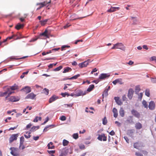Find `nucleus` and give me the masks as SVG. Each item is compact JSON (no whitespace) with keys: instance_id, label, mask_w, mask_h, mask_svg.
<instances>
[{"instance_id":"f257e3e1","label":"nucleus","mask_w":156,"mask_h":156,"mask_svg":"<svg viewBox=\"0 0 156 156\" xmlns=\"http://www.w3.org/2000/svg\"><path fill=\"white\" fill-rule=\"evenodd\" d=\"M112 49H119L123 51L125 50V47L122 43H118L114 44L112 48Z\"/></svg>"},{"instance_id":"f03ea898","label":"nucleus","mask_w":156,"mask_h":156,"mask_svg":"<svg viewBox=\"0 0 156 156\" xmlns=\"http://www.w3.org/2000/svg\"><path fill=\"white\" fill-rule=\"evenodd\" d=\"M5 91L4 92H1L0 94V97H4L6 95H7V96L5 98V100L7 101L8 98L9 97L10 95L12 94V92H9V89H4Z\"/></svg>"},{"instance_id":"7ed1b4c3","label":"nucleus","mask_w":156,"mask_h":156,"mask_svg":"<svg viewBox=\"0 0 156 156\" xmlns=\"http://www.w3.org/2000/svg\"><path fill=\"white\" fill-rule=\"evenodd\" d=\"M11 150V154L15 156H19V153L18 149L14 147H11L10 148Z\"/></svg>"},{"instance_id":"20e7f679","label":"nucleus","mask_w":156,"mask_h":156,"mask_svg":"<svg viewBox=\"0 0 156 156\" xmlns=\"http://www.w3.org/2000/svg\"><path fill=\"white\" fill-rule=\"evenodd\" d=\"M9 89V92H12V94L14 93V92L12 91L18 89V86L16 84L14 85L13 86H5L3 87V89Z\"/></svg>"},{"instance_id":"39448f33","label":"nucleus","mask_w":156,"mask_h":156,"mask_svg":"<svg viewBox=\"0 0 156 156\" xmlns=\"http://www.w3.org/2000/svg\"><path fill=\"white\" fill-rule=\"evenodd\" d=\"M20 99L18 97L12 96L10 97H9L8 98L6 101H8L16 102L19 101Z\"/></svg>"},{"instance_id":"423d86ee","label":"nucleus","mask_w":156,"mask_h":156,"mask_svg":"<svg viewBox=\"0 0 156 156\" xmlns=\"http://www.w3.org/2000/svg\"><path fill=\"white\" fill-rule=\"evenodd\" d=\"M18 136V134H12L9 138V143H11L14 140H16Z\"/></svg>"},{"instance_id":"0eeeda50","label":"nucleus","mask_w":156,"mask_h":156,"mask_svg":"<svg viewBox=\"0 0 156 156\" xmlns=\"http://www.w3.org/2000/svg\"><path fill=\"white\" fill-rule=\"evenodd\" d=\"M97 139L99 140L102 141V140L103 141H106L107 140V137L104 133L101 135H99Z\"/></svg>"},{"instance_id":"6e6552de","label":"nucleus","mask_w":156,"mask_h":156,"mask_svg":"<svg viewBox=\"0 0 156 156\" xmlns=\"http://www.w3.org/2000/svg\"><path fill=\"white\" fill-rule=\"evenodd\" d=\"M51 3V1H50L48 2H43L37 3V5H39V7H38L37 9V10H38L40 9L41 8H42L43 7H44V6L48 4L49 3Z\"/></svg>"},{"instance_id":"1a4fd4ad","label":"nucleus","mask_w":156,"mask_h":156,"mask_svg":"<svg viewBox=\"0 0 156 156\" xmlns=\"http://www.w3.org/2000/svg\"><path fill=\"white\" fill-rule=\"evenodd\" d=\"M90 62V60H88L83 62L79 63V66L81 68L86 67L88 64V63Z\"/></svg>"},{"instance_id":"9d476101","label":"nucleus","mask_w":156,"mask_h":156,"mask_svg":"<svg viewBox=\"0 0 156 156\" xmlns=\"http://www.w3.org/2000/svg\"><path fill=\"white\" fill-rule=\"evenodd\" d=\"M21 90L24 92L26 94H27L31 92V88L30 87L26 86L24 88L22 89Z\"/></svg>"},{"instance_id":"9b49d317","label":"nucleus","mask_w":156,"mask_h":156,"mask_svg":"<svg viewBox=\"0 0 156 156\" xmlns=\"http://www.w3.org/2000/svg\"><path fill=\"white\" fill-rule=\"evenodd\" d=\"M110 76L109 73H102L99 76V79L101 80L108 78Z\"/></svg>"},{"instance_id":"f8f14e48","label":"nucleus","mask_w":156,"mask_h":156,"mask_svg":"<svg viewBox=\"0 0 156 156\" xmlns=\"http://www.w3.org/2000/svg\"><path fill=\"white\" fill-rule=\"evenodd\" d=\"M134 91L132 88H130L129 89L128 93L127 96L128 98L131 100L133 96Z\"/></svg>"},{"instance_id":"ddd939ff","label":"nucleus","mask_w":156,"mask_h":156,"mask_svg":"<svg viewBox=\"0 0 156 156\" xmlns=\"http://www.w3.org/2000/svg\"><path fill=\"white\" fill-rule=\"evenodd\" d=\"M131 113L135 117L139 118L140 117V115L137 111L133 109L131 111Z\"/></svg>"},{"instance_id":"4468645a","label":"nucleus","mask_w":156,"mask_h":156,"mask_svg":"<svg viewBox=\"0 0 156 156\" xmlns=\"http://www.w3.org/2000/svg\"><path fill=\"white\" fill-rule=\"evenodd\" d=\"M120 8L119 7H113L111 6L110 9L107 10V12H115L117 10H119Z\"/></svg>"},{"instance_id":"2eb2a0df","label":"nucleus","mask_w":156,"mask_h":156,"mask_svg":"<svg viewBox=\"0 0 156 156\" xmlns=\"http://www.w3.org/2000/svg\"><path fill=\"white\" fill-rule=\"evenodd\" d=\"M155 104L154 101H151L149 102L148 107L150 110H154L155 108Z\"/></svg>"},{"instance_id":"dca6fc26","label":"nucleus","mask_w":156,"mask_h":156,"mask_svg":"<svg viewBox=\"0 0 156 156\" xmlns=\"http://www.w3.org/2000/svg\"><path fill=\"white\" fill-rule=\"evenodd\" d=\"M69 149L65 148L61 151L59 156H66L68 152Z\"/></svg>"},{"instance_id":"f3484780","label":"nucleus","mask_w":156,"mask_h":156,"mask_svg":"<svg viewBox=\"0 0 156 156\" xmlns=\"http://www.w3.org/2000/svg\"><path fill=\"white\" fill-rule=\"evenodd\" d=\"M36 95L34 94L33 93H31L29 94L26 97V99H33L36 97Z\"/></svg>"},{"instance_id":"a211bd4d","label":"nucleus","mask_w":156,"mask_h":156,"mask_svg":"<svg viewBox=\"0 0 156 156\" xmlns=\"http://www.w3.org/2000/svg\"><path fill=\"white\" fill-rule=\"evenodd\" d=\"M58 98V97L55 95H53L49 99V103H51Z\"/></svg>"},{"instance_id":"6ab92c4d","label":"nucleus","mask_w":156,"mask_h":156,"mask_svg":"<svg viewBox=\"0 0 156 156\" xmlns=\"http://www.w3.org/2000/svg\"><path fill=\"white\" fill-rule=\"evenodd\" d=\"M114 99L118 105H121L122 104V102L121 101V100L119 99V97H115L114 98Z\"/></svg>"},{"instance_id":"aec40b11","label":"nucleus","mask_w":156,"mask_h":156,"mask_svg":"<svg viewBox=\"0 0 156 156\" xmlns=\"http://www.w3.org/2000/svg\"><path fill=\"white\" fill-rule=\"evenodd\" d=\"M143 146L142 145H141V144L138 142H136L134 143L133 147L134 148L136 149H139V147H141Z\"/></svg>"},{"instance_id":"412c9836","label":"nucleus","mask_w":156,"mask_h":156,"mask_svg":"<svg viewBox=\"0 0 156 156\" xmlns=\"http://www.w3.org/2000/svg\"><path fill=\"white\" fill-rule=\"evenodd\" d=\"M135 127L137 129H140L142 128V125L139 122L136 123L135 125Z\"/></svg>"},{"instance_id":"4be33fe9","label":"nucleus","mask_w":156,"mask_h":156,"mask_svg":"<svg viewBox=\"0 0 156 156\" xmlns=\"http://www.w3.org/2000/svg\"><path fill=\"white\" fill-rule=\"evenodd\" d=\"M112 112L114 113V116L115 118H116L118 115V111L115 108H113Z\"/></svg>"},{"instance_id":"5701e85b","label":"nucleus","mask_w":156,"mask_h":156,"mask_svg":"<svg viewBox=\"0 0 156 156\" xmlns=\"http://www.w3.org/2000/svg\"><path fill=\"white\" fill-rule=\"evenodd\" d=\"M48 20V19H45L44 20L40 21L39 22L41 24V25L44 26L45 25L46 23Z\"/></svg>"},{"instance_id":"b1692460","label":"nucleus","mask_w":156,"mask_h":156,"mask_svg":"<svg viewBox=\"0 0 156 156\" xmlns=\"http://www.w3.org/2000/svg\"><path fill=\"white\" fill-rule=\"evenodd\" d=\"M39 126H33L30 129V131L31 132H33L36 130L38 129L39 128Z\"/></svg>"},{"instance_id":"393cba45","label":"nucleus","mask_w":156,"mask_h":156,"mask_svg":"<svg viewBox=\"0 0 156 156\" xmlns=\"http://www.w3.org/2000/svg\"><path fill=\"white\" fill-rule=\"evenodd\" d=\"M134 132V129H131L128 130L127 131V134L131 136L133 135Z\"/></svg>"},{"instance_id":"a878e982","label":"nucleus","mask_w":156,"mask_h":156,"mask_svg":"<svg viewBox=\"0 0 156 156\" xmlns=\"http://www.w3.org/2000/svg\"><path fill=\"white\" fill-rule=\"evenodd\" d=\"M53 144L52 142H50L48 144L47 146L48 149H54L55 148V146L53 145Z\"/></svg>"},{"instance_id":"bb28decb","label":"nucleus","mask_w":156,"mask_h":156,"mask_svg":"<svg viewBox=\"0 0 156 156\" xmlns=\"http://www.w3.org/2000/svg\"><path fill=\"white\" fill-rule=\"evenodd\" d=\"M71 70L72 69L70 68L69 67H67L64 68V70H63V73H65L67 72H69L71 71Z\"/></svg>"},{"instance_id":"cd10ccee","label":"nucleus","mask_w":156,"mask_h":156,"mask_svg":"<svg viewBox=\"0 0 156 156\" xmlns=\"http://www.w3.org/2000/svg\"><path fill=\"white\" fill-rule=\"evenodd\" d=\"M23 26L24 25L23 24L18 23L16 26L15 28L16 29L19 30L22 28L23 27Z\"/></svg>"},{"instance_id":"c85d7f7f","label":"nucleus","mask_w":156,"mask_h":156,"mask_svg":"<svg viewBox=\"0 0 156 156\" xmlns=\"http://www.w3.org/2000/svg\"><path fill=\"white\" fill-rule=\"evenodd\" d=\"M140 90V85H138L135 87V92L136 94H138Z\"/></svg>"},{"instance_id":"c756f323","label":"nucleus","mask_w":156,"mask_h":156,"mask_svg":"<svg viewBox=\"0 0 156 156\" xmlns=\"http://www.w3.org/2000/svg\"><path fill=\"white\" fill-rule=\"evenodd\" d=\"M119 114L122 117H123L124 116L125 113L124 111L122 108H121L119 111Z\"/></svg>"},{"instance_id":"7c9ffc66","label":"nucleus","mask_w":156,"mask_h":156,"mask_svg":"<svg viewBox=\"0 0 156 156\" xmlns=\"http://www.w3.org/2000/svg\"><path fill=\"white\" fill-rule=\"evenodd\" d=\"M121 80H122L121 79H117L113 81L112 82V83L114 85H115L118 83H119L120 84H122V83H121Z\"/></svg>"},{"instance_id":"2f4dec72","label":"nucleus","mask_w":156,"mask_h":156,"mask_svg":"<svg viewBox=\"0 0 156 156\" xmlns=\"http://www.w3.org/2000/svg\"><path fill=\"white\" fill-rule=\"evenodd\" d=\"M48 32V31L47 30H46L45 31L41 34H40V35L41 36H44L46 37H48V36L47 35V33Z\"/></svg>"},{"instance_id":"473e14b6","label":"nucleus","mask_w":156,"mask_h":156,"mask_svg":"<svg viewBox=\"0 0 156 156\" xmlns=\"http://www.w3.org/2000/svg\"><path fill=\"white\" fill-rule=\"evenodd\" d=\"M150 90L149 89H147L145 91V94L148 97H149L150 96Z\"/></svg>"},{"instance_id":"72a5a7b5","label":"nucleus","mask_w":156,"mask_h":156,"mask_svg":"<svg viewBox=\"0 0 156 156\" xmlns=\"http://www.w3.org/2000/svg\"><path fill=\"white\" fill-rule=\"evenodd\" d=\"M94 87V85L92 84L90 85L87 89V91L88 92H90L93 89Z\"/></svg>"},{"instance_id":"f704fd0d","label":"nucleus","mask_w":156,"mask_h":156,"mask_svg":"<svg viewBox=\"0 0 156 156\" xmlns=\"http://www.w3.org/2000/svg\"><path fill=\"white\" fill-rule=\"evenodd\" d=\"M69 141L66 140L64 139L63 141V145L64 146H67L69 143Z\"/></svg>"},{"instance_id":"c9c22d12","label":"nucleus","mask_w":156,"mask_h":156,"mask_svg":"<svg viewBox=\"0 0 156 156\" xmlns=\"http://www.w3.org/2000/svg\"><path fill=\"white\" fill-rule=\"evenodd\" d=\"M26 134H27L28 135H27L26 134H25L24 135V136L25 137L27 138V139H28V138H30V136H31L30 135V134L31 133L30 132H26Z\"/></svg>"},{"instance_id":"e433bc0d","label":"nucleus","mask_w":156,"mask_h":156,"mask_svg":"<svg viewBox=\"0 0 156 156\" xmlns=\"http://www.w3.org/2000/svg\"><path fill=\"white\" fill-rule=\"evenodd\" d=\"M24 138L23 136L21 137L20 139V147L21 146L22 144H23V142H24Z\"/></svg>"},{"instance_id":"4c0bfd02","label":"nucleus","mask_w":156,"mask_h":156,"mask_svg":"<svg viewBox=\"0 0 156 156\" xmlns=\"http://www.w3.org/2000/svg\"><path fill=\"white\" fill-rule=\"evenodd\" d=\"M80 76V75L79 74H77V75H75L73 77L69 78V80H71L73 79H76Z\"/></svg>"},{"instance_id":"58836bf2","label":"nucleus","mask_w":156,"mask_h":156,"mask_svg":"<svg viewBox=\"0 0 156 156\" xmlns=\"http://www.w3.org/2000/svg\"><path fill=\"white\" fill-rule=\"evenodd\" d=\"M142 104L145 108H148V105L147 102L144 100H143L142 101Z\"/></svg>"},{"instance_id":"ea45409f","label":"nucleus","mask_w":156,"mask_h":156,"mask_svg":"<svg viewBox=\"0 0 156 156\" xmlns=\"http://www.w3.org/2000/svg\"><path fill=\"white\" fill-rule=\"evenodd\" d=\"M43 93L45 94L46 95H48L49 93V90L46 88H44L43 90Z\"/></svg>"},{"instance_id":"a19ab883","label":"nucleus","mask_w":156,"mask_h":156,"mask_svg":"<svg viewBox=\"0 0 156 156\" xmlns=\"http://www.w3.org/2000/svg\"><path fill=\"white\" fill-rule=\"evenodd\" d=\"M62 68V66H58V67H57L55 68V69L53 70V71H58L60 70H61Z\"/></svg>"},{"instance_id":"79ce46f5","label":"nucleus","mask_w":156,"mask_h":156,"mask_svg":"<svg viewBox=\"0 0 156 156\" xmlns=\"http://www.w3.org/2000/svg\"><path fill=\"white\" fill-rule=\"evenodd\" d=\"M107 120L106 119V117H105L102 119L103 124L104 125H105L107 124Z\"/></svg>"},{"instance_id":"37998d69","label":"nucleus","mask_w":156,"mask_h":156,"mask_svg":"<svg viewBox=\"0 0 156 156\" xmlns=\"http://www.w3.org/2000/svg\"><path fill=\"white\" fill-rule=\"evenodd\" d=\"M83 95H84V94H83V92L82 91H79V92L76 94V96H79Z\"/></svg>"},{"instance_id":"c03bdc74","label":"nucleus","mask_w":156,"mask_h":156,"mask_svg":"<svg viewBox=\"0 0 156 156\" xmlns=\"http://www.w3.org/2000/svg\"><path fill=\"white\" fill-rule=\"evenodd\" d=\"M79 137L78 134L77 133H74L73 135V137L75 139H77Z\"/></svg>"},{"instance_id":"a18cd8bd","label":"nucleus","mask_w":156,"mask_h":156,"mask_svg":"<svg viewBox=\"0 0 156 156\" xmlns=\"http://www.w3.org/2000/svg\"><path fill=\"white\" fill-rule=\"evenodd\" d=\"M61 95L63 97H65L66 95H67L68 96H69V94L67 92H65V93H62L61 94Z\"/></svg>"},{"instance_id":"49530a36","label":"nucleus","mask_w":156,"mask_h":156,"mask_svg":"<svg viewBox=\"0 0 156 156\" xmlns=\"http://www.w3.org/2000/svg\"><path fill=\"white\" fill-rule=\"evenodd\" d=\"M53 126V125H50L49 126H47L46 127H45L44 129V131H46L48 130V129L50 127Z\"/></svg>"},{"instance_id":"de8ad7c7","label":"nucleus","mask_w":156,"mask_h":156,"mask_svg":"<svg viewBox=\"0 0 156 156\" xmlns=\"http://www.w3.org/2000/svg\"><path fill=\"white\" fill-rule=\"evenodd\" d=\"M143 95V94L142 93H140L138 94V98L140 100H141L142 99Z\"/></svg>"},{"instance_id":"09e8293b","label":"nucleus","mask_w":156,"mask_h":156,"mask_svg":"<svg viewBox=\"0 0 156 156\" xmlns=\"http://www.w3.org/2000/svg\"><path fill=\"white\" fill-rule=\"evenodd\" d=\"M60 119L62 121H65L66 119V118L65 116L62 115L61 116Z\"/></svg>"},{"instance_id":"8fccbe9b","label":"nucleus","mask_w":156,"mask_h":156,"mask_svg":"<svg viewBox=\"0 0 156 156\" xmlns=\"http://www.w3.org/2000/svg\"><path fill=\"white\" fill-rule=\"evenodd\" d=\"M80 148L81 149H84L85 148V146L84 145L81 144L79 146Z\"/></svg>"},{"instance_id":"3c124183","label":"nucleus","mask_w":156,"mask_h":156,"mask_svg":"<svg viewBox=\"0 0 156 156\" xmlns=\"http://www.w3.org/2000/svg\"><path fill=\"white\" fill-rule=\"evenodd\" d=\"M135 155L136 156H143V155L139 152H136L135 153Z\"/></svg>"},{"instance_id":"603ef678","label":"nucleus","mask_w":156,"mask_h":156,"mask_svg":"<svg viewBox=\"0 0 156 156\" xmlns=\"http://www.w3.org/2000/svg\"><path fill=\"white\" fill-rule=\"evenodd\" d=\"M26 56H24V57H23L22 58H15L14 57H11L10 58V59H23V58H26Z\"/></svg>"},{"instance_id":"864d4df0","label":"nucleus","mask_w":156,"mask_h":156,"mask_svg":"<svg viewBox=\"0 0 156 156\" xmlns=\"http://www.w3.org/2000/svg\"><path fill=\"white\" fill-rule=\"evenodd\" d=\"M48 152L50 154H53L55 153V150L48 151Z\"/></svg>"},{"instance_id":"5fc2aeb1","label":"nucleus","mask_w":156,"mask_h":156,"mask_svg":"<svg viewBox=\"0 0 156 156\" xmlns=\"http://www.w3.org/2000/svg\"><path fill=\"white\" fill-rule=\"evenodd\" d=\"M142 151V153L144 155H147L148 152L147 151H145V150H142V151Z\"/></svg>"},{"instance_id":"6e6d98bb","label":"nucleus","mask_w":156,"mask_h":156,"mask_svg":"<svg viewBox=\"0 0 156 156\" xmlns=\"http://www.w3.org/2000/svg\"><path fill=\"white\" fill-rule=\"evenodd\" d=\"M70 46H69L68 45H63L62 46V50H64V48H69Z\"/></svg>"},{"instance_id":"4d7b16f0","label":"nucleus","mask_w":156,"mask_h":156,"mask_svg":"<svg viewBox=\"0 0 156 156\" xmlns=\"http://www.w3.org/2000/svg\"><path fill=\"white\" fill-rule=\"evenodd\" d=\"M109 134H110L111 136H113L115 135V133L113 130H112L111 132H110L109 133Z\"/></svg>"},{"instance_id":"13d9d810","label":"nucleus","mask_w":156,"mask_h":156,"mask_svg":"<svg viewBox=\"0 0 156 156\" xmlns=\"http://www.w3.org/2000/svg\"><path fill=\"white\" fill-rule=\"evenodd\" d=\"M97 69L96 68L94 69L91 72V74H93L94 73L96 72L97 71Z\"/></svg>"},{"instance_id":"bf43d9fd","label":"nucleus","mask_w":156,"mask_h":156,"mask_svg":"<svg viewBox=\"0 0 156 156\" xmlns=\"http://www.w3.org/2000/svg\"><path fill=\"white\" fill-rule=\"evenodd\" d=\"M38 121V117L36 116L34 119L33 122H37Z\"/></svg>"},{"instance_id":"052dcab7","label":"nucleus","mask_w":156,"mask_h":156,"mask_svg":"<svg viewBox=\"0 0 156 156\" xmlns=\"http://www.w3.org/2000/svg\"><path fill=\"white\" fill-rule=\"evenodd\" d=\"M124 138L126 142L128 143H129V140L127 136H124Z\"/></svg>"},{"instance_id":"680f3d73","label":"nucleus","mask_w":156,"mask_h":156,"mask_svg":"<svg viewBox=\"0 0 156 156\" xmlns=\"http://www.w3.org/2000/svg\"><path fill=\"white\" fill-rule=\"evenodd\" d=\"M32 126V124H31V123H30L26 126V128L27 129H29Z\"/></svg>"},{"instance_id":"e2e57ef3","label":"nucleus","mask_w":156,"mask_h":156,"mask_svg":"<svg viewBox=\"0 0 156 156\" xmlns=\"http://www.w3.org/2000/svg\"><path fill=\"white\" fill-rule=\"evenodd\" d=\"M18 126V125H17L16 126L14 127H11V128H10L9 129V130H14L15 129H16V128H17V127Z\"/></svg>"},{"instance_id":"0e129e2a","label":"nucleus","mask_w":156,"mask_h":156,"mask_svg":"<svg viewBox=\"0 0 156 156\" xmlns=\"http://www.w3.org/2000/svg\"><path fill=\"white\" fill-rule=\"evenodd\" d=\"M151 60L152 61H155L156 63V57L155 56H153L151 58Z\"/></svg>"},{"instance_id":"69168bd1","label":"nucleus","mask_w":156,"mask_h":156,"mask_svg":"<svg viewBox=\"0 0 156 156\" xmlns=\"http://www.w3.org/2000/svg\"><path fill=\"white\" fill-rule=\"evenodd\" d=\"M152 82L154 83H156V78H152L151 80Z\"/></svg>"},{"instance_id":"338daca9","label":"nucleus","mask_w":156,"mask_h":156,"mask_svg":"<svg viewBox=\"0 0 156 156\" xmlns=\"http://www.w3.org/2000/svg\"><path fill=\"white\" fill-rule=\"evenodd\" d=\"M127 99L125 95H123L122 97V100L123 101H126Z\"/></svg>"},{"instance_id":"774afa93","label":"nucleus","mask_w":156,"mask_h":156,"mask_svg":"<svg viewBox=\"0 0 156 156\" xmlns=\"http://www.w3.org/2000/svg\"><path fill=\"white\" fill-rule=\"evenodd\" d=\"M143 48L146 50H148V48L147 46L146 45H143Z\"/></svg>"}]
</instances>
